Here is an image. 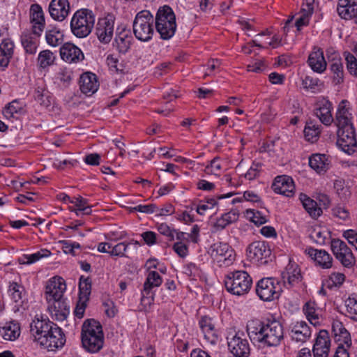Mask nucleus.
I'll use <instances>...</instances> for the list:
<instances>
[{"label":"nucleus","mask_w":357,"mask_h":357,"mask_svg":"<svg viewBox=\"0 0 357 357\" xmlns=\"http://www.w3.org/2000/svg\"><path fill=\"white\" fill-rule=\"evenodd\" d=\"M247 332L250 338L268 347H276L284 338L282 324L273 320L266 323L259 320H250L247 324Z\"/></svg>","instance_id":"f257e3e1"},{"label":"nucleus","mask_w":357,"mask_h":357,"mask_svg":"<svg viewBox=\"0 0 357 357\" xmlns=\"http://www.w3.org/2000/svg\"><path fill=\"white\" fill-rule=\"evenodd\" d=\"M82 343L89 352L96 353L104 344V335L101 324L95 319L86 320L82 327Z\"/></svg>","instance_id":"f03ea898"},{"label":"nucleus","mask_w":357,"mask_h":357,"mask_svg":"<svg viewBox=\"0 0 357 357\" xmlns=\"http://www.w3.org/2000/svg\"><path fill=\"white\" fill-rule=\"evenodd\" d=\"M154 20L156 31L162 39L168 40L174 35L176 29V17L169 6L160 8Z\"/></svg>","instance_id":"7ed1b4c3"},{"label":"nucleus","mask_w":357,"mask_h":357,"mask_svg":"<svg viewBox=\"0 0 357 357\" xmlns=\"http://www.w3.org/2000/svg\"><path fill=\"white\" fill-rule=\"evenodd\" d=\"M95 22L93 12L89 9H81L75 13L71 22L72 33L77 38H85L91 32Z\"/></svg>","instance_id":"20e7f679"},{"label":"nucleus","mask_w":357,"mask_h":357,"mask_svg":"<svg viewBox=\"0 0 357 357\" xmlns=\"http://www.w3.org/2000/svg\"><path fill=\"white\" fill-rule=\"evenodd\" d=\"M154 17L149 10L139 12L132 24L135 38L142 42L149 41L154 33Z\"/></svg>","instance_id":"39448f33"},{"label":"nucleus","mask_w":357,"mask_h":357,"mask_svg":"<svg viewBox=\"0 0 357 357\" xmlns=\"http://www.w3.org/2000/svg\"><path fill=\"white\" fill-rule=\"evenodd\" d=\"M252 280L249 274L243 271L228 273L225 279L226 289L231 294L241 296L247 294L252 286Z\"/></svg>","instance_id":"423d86ee"},{"label":"nucleus","mask_w":357,"mask_h":357,"mask_svg":"<svg viewBox=\"0 0 357 357\" xmlns=\"http://www.w3.org/2000/svg\"><path fill=\"white\" fill-rule=\"evenodd\" d=\"M208 253L220 266H229L235 259V252L231 246L225 243H215L213 244Z\"/></svg>","instance_id":"0eeeda50"},{"label":"nucleus","mask_w":357,"mask_h":357,"mask_svg":"<svg viewBox=\"0 0 357 357\" xmlns=\"http://www.w3.org/2000/svg\"><path fill=\"white\" fill-rule=\"evenodd\" d=\"M280 291L281 287L279 282L273 278H263L257 284L256 293L260 299L265 301L278 298Z\"/></svg>","instance_id":"6e6552de"},{"label":"nucleus","mask_w":357,"mask_h":357,"mask_svg":"<svg viewBox=\"0 0 357 357\" xmlns=\"http://www.w3.org/2000/svg\"><path fill=\"white\" fill-rule=\"evenodd\" d=\"M337 145L349 155L356 151L357 139L354 126L338 129Z\"/></svg>","instance_id":"1a4fd4ad"},{"label":"nucleus","mask_w":357,"mask_h":357,"mask_svg":"<svg viewBox=\"0 0 357 357\" xmlns=\"http://www.w3.org/2000/svg\"><path fill=\"white\" fill-rule=\"evenodd\" d=\"M271 254V250L265 241H255L247 248L248 258L250 261L258 265L266 264Z\"/></svg>","instance_id":"9d476101"},{"label":"nucleus","mask_w":357,"mask_h":357,"mask_svg":"<svg viewBox=\"0 0 357 357\" xmlns=\"http://www.w3.org/2000/svg\"><path fill=\"white\" fill-rule=\"evenodd\" d=\"M66 342L61 329L56 324L45 336L38 337V342L48 351H54L62 347Z\"/></svg>","instance_id":"9b49d317"},{"label":"nucleus","mask_w":357,"mask_h":357,"mask_svg":"<svg viewBox=\"0 0 357 357\" xmlns=\"http://www.w3.org/2000/svg\"><path fill=\"white\" fill-rule=\"evenodd\" d=\"M331 250L335 257L345 267H351L355 264V257L347 244L340 240L331 241Z\"/></svg>","instance_id":"f8f14e48"},{"label":"nucleus","mask_w":357,"mask_h":357,"mask_svg":"<svg viewBox=\"0 0 357 357\" xmlns=\"http://www.w3.org/2000/svg\"><path fill=\"white\" fill-rule=\"evenodd\" d=\"M66 289L65 280L59 276L50 278L45 287V298L47 303L63 299V293Z\"/></svg>","instance_id":"ddd939ff"},{"label":"nucleus","mask_w":357,"mask_h":357,"mask_svg":"<svg viewBox=\"0 0 357 357\" xmlns=\"http://www.w3.org/2000/svg\"><path fill=\"white\" fill-rule=\"evenodd\" d=\"M114 17L107 15L98 21L96 28V34L101 43H109L114 33Z\"/></svg>","instance_id":"4468645a"},{"label":"nucleus","mask_w":357,"mask_h":357,"mask_svg":"<svg viewBox=\"0 0 357 357\" xmlns=\"http://www.w3.org/2000/svg\"><path fill=\"white\" fill-rule=\"evenodd\" d=\"M282 280L287 289L295 287L302 280V275L298 265L291 261L285 267L281 274Z\"/></svg>","instance_id":"2eb2a0df"},{"label":"nucleus","mask_w":357,"mask_h":357,"mask_svg":"<svg viewBox=\"0 0 357 357\" xmlns=\"http://www.w3.org/2000/svg\"><path fill=\"white\" fill-rule=\"evenodd\" d=\"M273 190L286 197H292L294 194L295 185L293 179L287 175L278 176L272 185Z\"/></svg>","instance_id":"dca6fc26"},{"label":"nucleus","mask_w":357,"mask_h":357,"mask_svg":"<svg viewBox=\"0 0 357 357\" xmlns=\"http://www.w3.org/2000/svg\"><path fill=\"white\" fill-rule=\"evenodd\" d=\"M228 347L231 352L236 357H248L250 347L246 339H243L238 334L232 337H227Z\"/></svg>","instance_id":"f3484780"},{"label":"nucleus","mask_w":357,"mask_h":357,"mask_svg":"<svg viewBox=\"0 0 357 357\" xmlns=\"http://www.w3.org/2000/svg\"><path fill=\"white\" fill-rule=\"evenodd\" d=\"M70 3L68 0H52L49 5L50 16L56 21L61 22L68 15Z\"/></svg>","instance_id":"a211bd4d"},{"label":"nucleus","mask_w":357,"mask_h":357,"mask_svg":"<svg viewBox=\"0 0 357 357\" xmlns=\"http://www.w3.org/2000/svg\"><path fill=\"white\" fill-rule=\"evenodd\" d=\"M60 54L61 59L69 63H78L84 58L82 50L70 43H66L60 48Z\"/></svg>","instance_id":"6ab92c4d"},{"label":"nucleus","mask_w":357,"mask_h":357,"mask_svg":"<svg viewBox=\"0 0 357 357\" xmlns=\"http://www.w3.org/2000/svg\"><path fill=\"white\" fill-rule=\"evenodd\" d=\"M47 309L53 319L63 321L66 319L70 313V307L64 299L47 303Z\"/></svg>","instance_id":"aec40b11"},{"label":"nucleus","mask_w":357,"mask_h":357,"mask_svg":"<svg viewBox=\"0 0 357 357\" xmlns=\"http://www.w3.org/2000/svg\"><path fill=\"white\" fill-rule=\"evenodd\" d=\"M352 119L349 102L347 100H342L338 106L335 120L338 129L354 126Z\"/></svg>","instance_id":"412c9836"},{"label":"nucleus","mask_w":357,"mask_h":357,"mask_svg":"<svg viewBox=\"0 0 357 357\" xmlns=\"http://www.w3.org/2000/svg\"><path fill=\"white\" fill-rule=\"evenodd\" d=\"M330 349L328 333L325 330L319 332L313 346L314 357H327Z\"/></svg>","instance_id":"4be33fe9"},{"label":"nucleus","mask_w":357,"mask_h":357,"mask_svg":"<svg viewBox=\"0 0 357 357\" xmlns=\"http://www.w3.org/2000/svg\"><path fill=\"white\" fill-rule=\"evenodd\" d=\"M199 325L206 341L211 344H215L218 336L212 319L208 316H203L199 321Z\"/></svg>","instance_id":"5701e85b"},{"label":"nucleus","mask_w":357,"mask_h":357,"mask_svg":"<svg viewBox=\"0 0 357 357\" xmlns=\"http://www.w3.org/2000/svg\"><path fill=\"white\" fill-rule=\"evenodd\" d=\"M332 332L334 340L339 344H345L347 348L351 345V338L349 332L346 329L342 322L339 320H333L332 323Z\"/></svg>","instance_id":"b1692460"},{"label":"nucleus","mask_w":357,"mask_h":357,"mask_svg":"<svg viewBox=\"0 0 357 357\" xmlns=\"http://www.w3.org/2000/svg\"><path fill=\"white\" fill-rule=\"evenodd\" d=\"M79 83L81 91L88 96L93 94L99 86L96 75L89 72L81 75Z\"/></svg>","instance_id":"393cba45"},{"label":"nucleus","mask_w":357,"mask_h":357,"mask_svg":"<svg viewBox=\"0 0 357 357\" xmlns=\"http://www.w3.org/2000/svg\"><path fill=\"white\" fill-rule=\"evenodd\" d=\"M307 62L312 70L314 72L321 73L326 69L327 63L324 52L319 47L313 49V51L309 55Z\"/></svg>","instance_id":"a878e982"},{"label":"nucleus","mask_w":357,"mask_h":357,"mask_svg":"<svg viewBox=\"0 0 357 357\" xmlns=\"http://www.w3.org/2000/svg\"><path fill=\"white\" fill-rule=\"evenodd\" d=\"M55 324L51 321L36 319L30 324V332L34 340L38 342V337L48 335L50 331Z\"/></svg>","instance_id":"bb28decb"},{"label":"nucleus","mask_w":357,"mask_h":357,"mask_svg":"<svg viewBox=\"0 0 357 357\" xmlns=\"http://www.w3.org/2000/svg\"><path fill=\"white\" fill-rule=\"evenodd\" d=\"M337 11L342 19L355 18L357 15V3L355 0H338Z\"/></svg>","instance_id":"cd10ccee"},{"label":"nucleus","mask_w":357,"mask_h":357,"mask_svg":"<svg viewBox=\"0 0 357 357\" xmlns=\"http://www.w3.org/2000/svg\"><path fill=\"white\" fill-rule=\"evenodd\" d=\"M305 252L323 268L331 267L332 257L325 250L309 248L305 250Z\"/></svg>","instance_id":"c85d7f7f"},{"label":"nucleus","mask_w":357,"mask_h":357,"mask_svg":"<svg viewBox=\"0 0 357 357\" xmlns=\"http://www.w3.org/2000/svg\"><path fill=\"white\" fill-rule=\"evenodd\" d=\"M133 38L129 30L123 29L116 33L114 40V46L121 54H126L130 50Z\"/></svg>","instance_id":"c756f323"},{"label":"nucleus","mask_w":357,"mask_h":357,"mask_svg":"<svg viewBox=\"0 0 357 357\" xmlns=\"http://www.w3.org/2000/svg\"><path fill=\"white\" fill-rule=\"evenodd\" d=\"M332 104L326 100H323L317 104L314 114L324 125H330L333 119L331 114Z\"/></svg>","instance_id":"7c9ffc66"},{"label":"nucleus","mask_w":357,"mask_h":357,"mask_svg":"<svg viewBox=\"0 0 357 357\" xmlns=\"http://www.w3.org/2000/svg\"><path fill=\"white\" fill-rule=\"evenodd\" d=\"M291 336L296 342H306L311 336L310 326L305 321L297 322L291 331Z\"/></svg>","instance_id":"2f4dec72"},{"label":"nucleus","mask_w":357,"mask_h":357,"mask_svg":"<svg viewBox=\"0 0 357 357\" xmlns=\"http://www.w3.org/2000/svg\"><path fill=\"white\" fill-rule=\"evenodd\" d=\"M20 324L16 321L6 323L5 326L0 328V335L6 341H14L20 335Z\"/></svg>","instance_id":"473e14b6"},{"label":"nucleus","mask_w":357,"mask_h":357,"mask_svg":"<svg viewBox=\"0 0 357 357\" xmlns=\"http://www.w3.org/2000/svg\"><path fill=\"white\" fill-rule=\"evenodd\" d=\"M309 165L318 173L326 172L330 167L328 158L325 154H313L309 158Z\"/></svg>","instance_id":"72a5a7b5"},{"label":"nucleus","mask_w":357,"mask_h":357,"mask_svg":"<svg viewBox=\"0 0 357 357\" xmlns=\"http://www.w3.org/2000/svg\"><path fill=\"white\" fill-rule=\"evenodd\" d=\"M162 282V279L158 272L154 271H150L144 284L143 296L141 299L142 303L145 302V294L149 295L152 288L159 287Z\"/></svg>","instance_id":"f704fd0d"},{"label":"nucleus","mask_w":357,"mask_h":357,"mask_svg":"<svg viewBox=\"0 0 357 357\" xmlns=\"http://www.w3.org/2000/svg\"><path fill=\"white\" fill-rule=\"evenodd\" d=\"M14 44L10 40H4L0 44V66L7 67L13 54Z\"/></svg>","instance_id":"c9c22d12"},{"label":"nucleus","mask_w":357,"mask_h":357,"mask_svg":"<svg viewBox=\"0 0 357 357\" xmlns=\"http://www.w3.org/2000/svg\"><path fill=\"white\" fill-rule=\"evenodd\" d=\"M300 200L309 215L313 218H317L322 213V210L317 206V203L308 197L306 195L301 194Z\"/></svg>","instance_id":"e433bc0d"},{"label":"nucleus","mask_w":357,"mask_h":357,"mask_svg":"<svg viewBox=\"0 0 357 357\" xmlns=\"http://www.w3.org/2000/svg\"><path fill=\"white\" fill-rule=\"evenodd\" d=\"M70 203L74 204L76 208H70L72 211H75L77 216L82 215H90L91 213V206L88 204L87 199L81 196L75 197L70 201Z\"/></svg>","instance_id":"4c0bfd02"},{"label":"nucleus","mask_w":357,"mask_h":357,"mask_svg":"<svg viewBox=\"0 0 357 357\" xmlns=\"http://www.w3.org/2000/svg\"><path fill=\"white\" fill-rule=\"evenodd\" d=\"M51 255L50 250H40L33 254L23 255L22 257L18 258V261L20 264H33L42 258L47 257Z\"/></svg>","instance_id":"58836bf2"},{"label":"nucleus","mask_w":357,"mask_h":357,"mask_svg":"<svg viewBox=\"0 0 357 357\" xmlns=\"http://www.w3.org/2000/svg\"><path fill=\"white\" fill-rule=\"evenodd\" d=\"M330 70L333 74V82L340 84L344 81V70L342 59H336L335 62L330 63Z\"/></svg>","instance_id":"ea45409f"},{"label":"nucleus","mask_w":357,"mask_h":357,"mask_svg":"<svg viewBox=\"0 0 357 357\" xmlns=\"http://www.w3.org/2000/svg\"><path fill=\"white\" fill-rule=\"evenodd\" d=\"M21 42L26 53L34 54L36 52L38 45V39L37 36H33L29 34L23 35L22 36Z\"/></svg>","instance_id":"a19ab883"},{"label":"nucleus","mask_w":357,"mask_h":357,"mask_svg":"<svg viewBox=\"0 0 357 357\" xmlns=\"http://www.w3.org/2000/svg\"><path fill=\"white\" fill-rule=\"evenodd\" d=\"M321 132V126L312 121L307 122L304 129L305 139L309 142H316Z\"/></svg>","instance_id":"79ce46f5"},{"label":"nucleus","mask_w":357,"mask_h":357,"mask_svg":"<svg viewBox=\"0 0 357 357\" xmlns=\"http://www.w3.org/2000/svg\"><path fill=\"white\" fill-rule=\"evenodd\" d=\"M55 56L50 50L41 51L38 56V64L40 68L45 69L54 64Z\"/></svg>","instance_id":"37998d69"},{"label":"nucleus","mask_w":357,"mask_h":357,"mask_svg":"<svg viewBox=\"0 0 357 357\" xmlns=\"http://www.w3.org/2000/svg\"><path fill=\"white\" fill-rule=\"evenodd\" d=\"M45 38L48 45L56 47L61 44L63 41V33L59 30L53 28L47 30Z\"/></svg>","instance_id":"c03bdc74"},{"label":"nucleus","mask_w":357,"mask_h":357,"mask_svg":"<svg viewBox=\"0 0 357 357\" xmlns=\"http://www.w3.org/2000/svg\"><path fill=\"white\" fill-rule=\"evenodd\" d=\"M79 298L88 301L91 290V281L89 278L81 276L79 282Z\"/></svg>","instance_id":"a18cd8bd"},{"label":"nucleus","mask_w":357,"mask_h":357,"mask_svg":"<svg viewBox=\"0 0 357 357\" xmlns=\"http://www.w3.org/2000/svg\"><path fill=\"white\" fill-rule=\"evenodd\" d=\"M246 216L251 222L256 225H261L268 221V215L262 211H255L254 209H248Z\"/></svg>","instance_id":"49530a36"},{"label":"nucleus","mask_w":357,"mask_h":357,"mask_svg":"<svg viewBox=\"0 0 357 357\" xmlns=\"http://www.w3.org/2000/svg\"><path fill=\"white\" fill-rule=\"evenodd\" d=\"M55 79L59 84L67 87L72 79V72L66 68H60L55 75Z\"/></svg>","instance_id":"de8ad7c7"},{"label":"nucleus","mask_w":357,"mask_h":357,"mask_svg":"<svg viewBox=\"0 0 357 357\" xmlns=\"http://www.w3.org/2000/svg\"><path fill=\"white\" fill-rule=\"evenodd\" d=\"M8 291L11 298L17 303L22 298L24 293V289L17 283L13 282L9 286Z\"/></svg>","instance_id":"09e8293b"},{"label":"nucleus","mask_w":357,"mask_h":357,"mask_svg":"<svg viewBox=\"0 0 357 357\" xmlns=\"http://www.w3.org/2000/svg\"><path fill=\"white\" fill-rule=\"evenodd\" d=\"M31 22H45L43 11L38 4H33L31 6Z\"/></svg>","instance_id":"8fccbe9b"},{"label":"nucleus","mask_w":357,"mask_h":357,"mask_svg":"<svg viewBox=\"0 0 357 357\" xmlns=\"http://www.w3.org/2000/svg\"><path fill=\"white\" fill-rule=\"evenodd\" d=\"M21 109L17 101L14 100L10 102L3 110V114L5 118L10 119L14 117Z\"/></svg>","instance_id":"3c124183"},{"label":"nucleus","mask_w":357,"mask_h":357,"mask_svg":"<svg viewBox=\"0 0 357 357\" xmlns=\"http://www.w3.org/2000/svg\"><path fill=\"white\" fill-rule=\"evenodd\" d=\"M315 303L314 302H307L303 306V310L306 315L307 319L312 323V320L318 319V314L315 308Z\"/></svg>","instance_id":"603ef678"},{"label":"nucleus","mask_w":357,"mask_h":357,"mask_svg":"<svg viewBox=\"0 0 357 357\" xmlns=\"http://www.w3.org/2000/svg\"><path fill=\"white\" fill-rule=\"evenodd\" d=\"M310 237L314 242L319 245L324 244L326 238L325 232L323 231L320 227L313 228Z\"/></svg>","instance_id":"864d4df0"},{"label":"nucleus","mask_w":357,"mask_h":357,"mask_svg":"<svg viewBox=\"0 0 357 357\" xmlns=\"http://www.w3.org/2000/svg\"><path fill=\"white\" fill-rule=\"evenodd\" d=\"M345 60L349 72L357 77V59L351 53H345Z\"/></svg>","instance_id":"5fc2aeb1"},{"label":"nucleus","mask_w":357,"mask_h":357,"mask_svg":"<svg viewBox=\"0 0 357 357\" xmlns=\"http://www.w3.org/2000/svg\"><path fill=\"white\" fill-rule=\"evenodd\" d=\"M130 244V243L126 244L125 242H121L114 246L111 245L109 255L112 256L126 257L125 252Z\"/></svg>","instance_id":"6e6d98bb"},{"label":"nucleus","mask_w":357,"mask_h":357,"mask_svg":"<svg viewBox=\"0 0 357 357\" xmlns=\"http://www.w3.org/2000/svg\"><path fill=\"white\" fill-rule=\"evenodd\" d=\"M221 170V165L218 158H215L211 161L210 165H207L204 172L207 174L218 175Z\"/></svg>","instance_id":"4d7b16f0"},{"label":"nucleus","mask_w":357,"mask_h":357,"mask_svg":"<svg viewBox=\"0 0 357 357\" xmlns=\"http://www.w3.org/2000/svg\"><path fill=\"white\" fill-rule=\"evenodd\" d=\"M334 188L342 198H347L350 195L349 188L344 185L343 180H336L334 182Z\"/></svg>","instance_id":"13d9d810"},{"label":"nucleus","mask_w":357,"mask_h":357,"mask_svg":"<svg viewBox=\"0 0 357 357\" xmlns=\"http://www.w3.org/2000/svg\"><path fill=\"white\" fill-rule=\"evenodd\" d=\"M333 216L338 218L340 220H346L349 218V211L342 206L337 205L332 209Z\"/></svg>","instance_id":"bf43d9fd"},{"label":"nucleus","mask_w":357,"mask_h":357,"mask_svg":"<svg viewBox=\"0 0 357 357\" xmlns=\"http://www.w3.org/2000/svg\"><path fill=\"white\" fill-rule=\"evenodd\" d=\"M346 307L349 313L357 314V294H352L347 299Z\"/></svg>","instance_id":"052dcab7"},{"label":"nucleus","mask_w":357,"mask_h":357,"mask_svg":"<svg viewBox=\"0 0 357 357\" xmlns=\"http://www.w3.org/2000/svg\"><path fill=\"white\" fill-rule=\"evenodd\" d=\"M158 231L162 235L168 237L169 241H173L174 239L175 229H172L169 225L166 223H161L158 226Z\"/></svg>","instance_id":"680f3d73"},{"label":"nucleus","mask_w":357,"mask_h":357,"mask_svg":"<svg viewBox=\"0 0 357 357\" xmlns=\"http://www.w3.org/2000/svg\"><path fill=\"white\" fill-rule=\"evenodd\" d=\"M107 63L112 70L115 72L123 71V68H121L122 67V65L119 63L118 58L114 56L113 54H110L107 57Z\"/></svg>","instance_id":"e2e57ef3"},{"label":"nucleus","mask_w":357,"mask_h":357,"mask_svg":"<svg viewBox=\"0 0 357 357\" xmlns=\"http://www.w3.org/2000/svg\"><path fill=\"white\" fill-rule=\"evenodd\" d=\"M303 85L304 88L310 89L312 91H315L319 89V80L317 79H313L310 76H306L303 80Z\"/></svg>","instance_id":"0e129e2a"},{"label":"nucleus","mask_w":357,"mask_h":357,"mask_svg":"<svg viewBox=\"0 0 357 357\" xmlns=\"http://www.w3.org/2000/svg\"><path fill=\"white\" fill-rule=\"evenodd\" d=\"M247 68L248 71L259 73L263 72L266 68V65L264 61L258 60L253 63L249 64Z\"/></svg>","instance_id":"69168bd1"},{"label":"nucleus","mask_w":357,"mask_h":357,"mask_svg":"<svg viewBox=\"0 0 357 357\" xmlns=\"http://www.w3.org/2000/svg\"><path fill=\"white\" fill-rule=\"evenodd\" d=\"M343 236L348 241L349 243L352 245L357 250V232L353 229L344 231Z\"/></svg>","instance_id":"338daca9"},{"label":"nucleus","mask_w":357,"mask_h":357,"mask_svg":"<svg viewBox=\"0 0 357 357\" xmlns=\"http://www.w3.org/2000/svg\"><path fill=\"white\" fill-rule=\"evenodd\" d=\"M344 275L340 273H333L329 277V280L331 282V284L329 285L331 287L333 286H340L344 281Z\"/></svg>","instance_id":"774afa93"}]
</instances>
